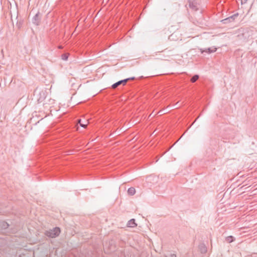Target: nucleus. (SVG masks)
I'll return each mask as SVG.
<instances>
[{"mask_svg": "<svg viewBox=\"0 0 257 257\" xmlns=\"http://www.w3.org/2000/svg\"><path fill=\"white\" fill-rule=\"evenodd\" d=\"M60 233V229L56 227L53 229H50L46 232V235L49 237L54 238L58 236Z\"/></svg>", "mask_w": 257, "mask_h": 257, "instance_id": "f257e3e1", "label": "nucleus"}, {"mask_svg": "<svg viewBox=\"0 0 257 257\" xmlns=\"http://www.w3.org/2000/svg\"><path fill=\"white\" fill-rule=\"evenodd\" d=\"M238 14L236 13L226 19H224L223 20H222L221 21V22H222L223 24H228L229 23L234 22L235 20V19L238 17Z\"/></svg>", "mask_w": 257, "mask_h": 257, "instance_id": "f03ea898", "label": "nucleus"}, {"mask_svg": "<svg viewBox=\"0 0 257 257\" xmlns=\"http://www.w3.org/2000/svg\"><path fill=\"white\" fill-rule=\"evenodd\" d=\"M41 20V16H40V12H38L33 18L32 23L36 26H39L40 24Z\"/></svg>", "mask_w": 257, "mask_h": 257, "instance_id": "7ed1b4c3", "label": "nucleus"}, {"mask_svg": "<svg viewBox=\"0 0 257 257\" xmlns=\"http://www.w3.org/2000/svg\"><path fill=\"white\" fill-rule=\"evenodd\" d=\"M128 81V79H124L123 80H119L116 83H114L112 85L111 88L113 89L116 88L117 86L120 85V84H122L123 85H125L126 83Z\"/></svg>", "mask_w": 257, "mask_h": 257, "instance_id": "20e7f679", "label": "nucleus"}, {"mask_svg": "<svg viewBox=\"0 0 257 257\" xmlns=\"http://www.w3.org/2000/svg\"><path fill=\"white\" fill-rule=\"evenodd\" d=\"M198 3L197 0H194L193 1H189V7L195 11H197L198 10Z\"/></svg>", "mask_w": 257, "mask_h": 257, "instance_id": "39448f33", "label": "nucleus"}, {"mask_svg": "<svg viewBox=\"0 0 257 257\" xmlns=\"http://www.w3.org/2000/svg\"><path fill=\"white\" fill-rule=\"evenodd\" d=\"M200 50L202 54H203L204 52L210 54L213 52H215L216 51V48H214L213 49H212L211 48H208L205 49H200Z\"/></svg>", "mask_w": 257, "mask_h": 257, "instance_id": "423d86ee", "label": "nucleus"}, {"mask_svg": "<svg viewBox=\"0 0 257 257\" xmlns=\"http://www.w3.org/2000/svg\"><path fill=\"white\" fill-rule=\"evenodd\" d=\"M137 224L135 222V219H132L128 221L127 223V226L131 227H134L137 226Z\"/></svg>", "mask_w": 257, "mask_h": 257, "instance_id": "0eeeda50", "label": "nucleus"}, {"mask_svg": "<svg viewBox=\"0 0 257 257\" xmlns=\"http://www.w3.org/2000/svg\"><path fill=\"white\" fill-rule=\"evenodd\" d=\"M199 248L202 253H205L207 251V248L204 244H201L199 246Z\"/></svg>", "mask_w": 257, "mask_h": 257, "instance_id": "6e6552de", "label": "nucleus"}, {"mask_svg": "<svg viewBox=\"0 0 257 257\" xmlns=\"http://www.w3.org/2000/svg\"><path fill=\"white\" fill-rule=\"evenodd\" d=\"M127 193L130 195H134L136 193V190L134 187H130L127 190Z\"/></svg>", "mask_w": 257, "mask_h": 257, "instance_id": "1a4fd4ad", "label": "nucleus"}, {"mask_svg": "<svg viewBox=\"0 0 257 257\" xmlns=\"http://www.w3.org/2000/svg\"><path fill=\"white\" fill-rule=\"evenodd\" d=\"M78 123H79L80 125L83 127V128H86L87 125V124H88V121L87 120L85 121V123H82L81 122V119H78Z\"/></svg>", "mask_w": 257, "mask_h": 257, "instance_id": "9d476101", "label": "nucleus"}, {"mask_svg": "<svg viewBox=\"0 0 257 257\" xmlns=\"http://www.w3.org/2000/svg\"><path fill=\"white\" fill-rule=\"evenodd\" d=\"M199 76L198 75H194L191 79V82L192 83L195 82L199 78Z\"/></svg>", "mask_w": 257, "mask_h": 257, "instance_id": "9b49d317", "label": "nucleus"}, {"mask_svg": "<svg viewBox=\"0 0 257 257\" xmlns=\"http://www.w3.org/2000/svg\"><path fill=\"white\" fill-rule=\"evenodd\" d=\"M226 240L227 242L230 243L234 240V238L232 236H229L226 238Z\"/></svg>", "mask_w": 257, "mask_h": 257, "instance_id": "f8f14e48", "label": "nucleus"}, {"mask_svg": "<svg viewBox=\"0 0 257 257\" xmlns=\"http://www.w3.org/2000/svg\"><path fill=\"white\" fill-rule=\"evenodd\" d=\"M69 54L68 53H64L61 55L62 59L65 61L68 60Z\"/></svg>", "mask_w": 257, "mask_h": 257, "instance_id": "ddd939ff", "label": "nucleus"}, {"mask_svg": "<svg viewBox=\"0 0 257 257\" xmlns=\"http://www.w3.org/2000/svg\"><path fill=\"white\" fill-rule=\"evenodd\" d=\"M23 24V21H18L16 24L17 27L19 29H20Z\"/></svg>", "mask_w": 257, "mask_h": 257, "instance_id": "4468645a", "label": "nucleus"}, {"mask_svg": "<svg viewBox=\"0 0 257 257\" xmlns=\"http://www.w3.org/2000/svg\"><path fill=\"white\" fill-rule=\"evenodd\" d=\"M3 226V227H4L5 228H6L9 226V224L7 222H4Z\"/></svg>", "mask_w": 257, "mask_h": 257, "instance_id": "2eb2a0df", "label": "nucleus"}, {"mask_svg": "<svg viewBox=\"0 0 257 257\" xmlns=\"http://www.w3.org/2000/svg\"><path fill=\"white\" fill-rule=\"evenodd\" d=\"M127 79H128V81L129 80H135V77H132L128 78Z\"/></svg>", "mask_w": 257, "mask_h": 257, "instance_id": "dca6fc26", "label": "nucleus"}, {"mask_svg": "<svg viewBox=\"0 0 257 257\" xmlns=\"http://www.w3.org/2000/svg\"><path fill=\"white\" fill-rule=\"evenodd\" d=\"M169 257H176V255L174 253L170 254Z\"/></svg>", "mask_w": 257, "mask_h": 257, "instance_id": "f3484780", "label": "nucleus"}, {"mask_svg": "<svg viewBox=\"0 0 257 257\" xmlns=\"http://www.w3.org/2000/svg\"><path fill=\"white\" fill-rule=\"evenodd\" d=\"M159 52H155L153 54H152L151 56H155V55H157V53H159Z\"/></svg>", "mask_w": 257, "mask_h": 257, "instance_id": "a211bd4d", "label": "nucleus"}, {"mask_svg": "<svg viewBox=\"0 0 257 257\" xmlns=\"http://www.w3.org/2000/svg\"><path fill=\"white\" fill-rule=\"evenodd\" d=\"M247 0H241V4H242L243 3H245Z\"/></svg>", "mask_w": 257, "mask_h": 257, "instance_id": "6ab92c4d", "label": "nucleus"}, {"mask_svg": "<svg viewBox=\"0 0 257 257\" xmlns=\"http://www.w3.org/2000/svg\"><path fill=\"white\" fill-rule=\"evenodd\" d=\"M59 49H62V47L60 46H59Z\"/></svg>", "mask_w": 257, "mask_h": 257, "instance_id": "aec40b11", "label": "nucleus"}]
</instances>
